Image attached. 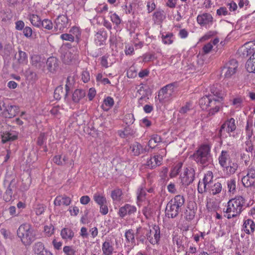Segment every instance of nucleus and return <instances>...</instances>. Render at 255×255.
<instances>
[{"mask_svg": "<svg viewBox=\"0 0 255 255\" xmlns=\"http://www.w3.org/2000/svg\"><path fill=\"white\" fill-rule=\"evenodd\" d=\"M185 199L183 196H175L167 203L165 209V215L168 218H175L181 212Z\"/></svg>", "mask_w": 255, "mask_h": 255, "instance_id": "nucleus-1", "label": "nucleus"}, {"mask_svg": "<svg viewBox=\"0 0 255 255\" xmlns=\"http://www.w3.org/2000/svg\"><path fill=\"white\" fill-rule=\"evenodd\" d=\"M17 235L24 246H29L36 238V234L31 225L28 223L21 224L17 230Z\"/></svg>", "mask_w": 255, "mask_h": 255, "instance_id": "nucleus-2", "label": "nucleus"}, {"mask_svg": "<svg viewBox=\"0 0 255 255\" xmlns=\"http://www.w3.org/2000/svg\"><path fill=\"white\" fill-rule=\"evenodd\" d=\"M245 204V200L242 196H236L230 200L227 203V207L224 212L227 214V218L231 219L240 215Z\"/></svg>", "mask_w": 255, "mask_h": 255, "instance_id": "nucleus-3", "label": "nucleus"}, {"mask_svg": "<svg viewBox=\"0 0 255 255\" xmlns=\"http://www.w3.org/2000/svg\"><path fill=\"white\" fill-rule=\"evenodd\" d=\"M193 158L197 164L202 165H208L212 159L211 146L207 144L200 145L194 153Z\"/></svg>", "mask_w": 255, "mask_h": 255, "instance_id": "nucleus-4", "label": "nucleus"}, {"mask_svg": "<svg viewBox=\"0 0 255 255\" xmlns=\"http://www.w3.org/2000/svg\"><path fill=\"white\" fill-rule=\"evenodd\" d=\"M238 67V62L235 59H232L227 62L222 69V74L226 78H230L234 75Z\"/></svg>", "mask_w": 255, "mask_h": 255, "instance_id": "nucleus-5", "label": "nucleus"}, {"mask_svg": "<svg viewBox=\"0 0 255 255\" xmlns=\"http://www.w3.org/2000/svg\"><path fill=\"white\" fill-rule=\"evenodd\" d=\"M195 172L194 168L188 167L184 168L183 172L180 174L182 184L186 187L191 184L195 179Z\"/></svg>", "mask_w": 255, "mask_h": 255, "instance_id": "nucleus-6", "label": "nucleus"}, {"mask_svg": "<svg viewBox=\"0 0 255 255\" xmlns=\"http://www.w3.org/2000/svg\"><path fill=\"white\" fill-rule=\"evenodd\" d=\"M146 237L151 244H159L160 239V230L159 226L154 225L147 231Z\"/></svg>", "mask_w": 255, "mask_h": 255, "instance_id": "nucleus-7", "label": "nucleus"}, {"mask_svg": "<svg viewBox=\"0 0 255 255\" xmlns=\"http://www.w3.org/2000/svg\"><path fill=\"white\" fill-rule=\"evenodd\" d=\"M242 182L246 187L255 186V169H249L247 174L242 178Z\"/></svg>", "mask_w": 255, "mask_h": 255, "instance_id": "nucleus-8", "label": "nucleus"}, {"mask_svg": "<svg viewBox=\"0 0 255 255\" xmlns=\"http://www.w3.org/2000/svg\"><path fill=\"white\" fill-rule=\"evenodd\" d=\"M236 128L235 120L233 118H231L222 125L219 130V135L221 137L224 132L226 131L228 133H230L234 131Z\"/></svg>", "mask_w": 255, "mask_h": 255, "instance_id": "nucleus-9", "label": "nucleus"}, {"mask_svg": "<svg viewBox=\"0 0 255 255\" xmlns=\"http://www.w3.org/2000/svg\"><path fill=\"white\" fill-rule=\"evenodd\" d=\"M210 89L212 97H215L214 98L223 100L224 92L222 90L223 88L220 84H214L210 87Z\"/></svg>", "mask_w": 255, "mask_h": 255, "instance_id": "nucleus-10", "label": "nucleus"}, {"mask_svg": "<svg viewBox=\"0 0 255 255\" xmlns=\"http://www.w3.org/2000/svg\"><path fill=\"white\" fill-rule=\"evenodd\" d=\"M33 251L36 255H53L52 253L45 249L44 245L41 242H37L34 245Z\"/></svg>", "mask_w": 255, "mask_h": 255, "instance_id": "nucleus-11", "label": "nucleus"}, {"mask_svg": "<svg viewBox=\"0 0 255 255\" xmlns=\"http://www.w3.org/2000/svg\"><path fill=\"white\" fill-rule=\"evenodd\" d=\"M243 229L247 234H253L255 231V222L251 219L244 220Z\"/></svg>", "mask_w": 255, "mask_h": 255, "instance_id": "nucleus-12", "label": "nucleus"}, {"mask_svg": "<svg viewBox=\"0 0 255 255\" xmlns=\"http://www.w3.org/2000/svg\"><path fill=\"white\" fill-rule=\"evenodd\" d=\"M131 151L133 155L138 156L141 154H143L148 151L146 147H144L141 144L137 142H135L131 144L130 146Z\"/></svg>", "mask_w": 255, "mask_h": 255, "instance_id": "nucleus-13", "label": "nucleus"}, {"mask_svg": "<svg viewBox=\"0 0 255 255\" xmlns=\"http://www.w3.org/2000/svg\"><path fill=\"white\" fill-rule=\"evenodd\" d=\"M68 25V18L65 15H61L58 16L55 20V29L57 30H63Z\"/></svg>", "mask_w": 255, "mask_h": 255, "instance_id": "nucleus-14", "label": "nucleus"}, {"mask_svg": "<svg viewBox=\"0 0 255 255\" xmlns=\"http://www.w3.org/2000/svg\"><path fill=\"white\" fill-rule=\"evenodd\" d=\"M232 160L229 152L226 150H222L218 158L219 163L222 168L226 166Z\"/></svg>", "mask_w": 255, "mask_h": 255, "instance_id": "nucleus-15", "label": "nucleus"}, {"mask_svg": "<svg viewBox=\"0 0 255 255\" xmlns=\"http://www.w3.org/2000/svg\"><path fill=\"white\" fill-rule=\"evenodd\" d=\"M212 101H214L215 103L214 102L212 105L210 104L209 107L211 108L209 112V115L210 116L214 115L219 111L220 108L221 107L223 100L212 97Z\"/></svg>", "mask_w": 255, "mask_h": 255, "instance_id": "nucleus-16", "label": "nucleus"}, {"mask_svg": "<svg viewBox=\"0 0 255 255\" xmlns=\"http://www.w3.org/2000/svg\"><path fill=\"white\" fill-rule=\"evenodd\" d=\"M238 168V165L237 162H236L234 160H232L223 168V171L226 173L227 175H231L235 173Z\"/></svg>", "mask_w": 255, "mask_h": 255, "instance_id": "nucleus-17", "label": "nucleus"}, {"mask_svg": "<svg viewBox=\"0 0 255 255\" xmlns=\"http://www.w3.org/2000/svg\"><path fill=\"white\" fill-rule=\"evenodd\" d=\"M213 17L210 14L205 13L201 15H199L197 17L198 23L201 26L206 25L211 22Z\"/></svg>", "mask_w": 255, "mask_h": 255, "instance_id": "nucleus-18", "label": "nucleus"}, {"mask_svg": "<svg viewBox=\"0 0 255 255\" xmlns=\"http://www.w3.org/2000/svg\"><path fill=\"white\" fill-rule=\"evenodd\" d=\"M71 202V199L66 195L58 196L54 200V204L55 206H68Z\"/></svg>", "mask_w": 255, "mask_h": 255, "instance_id": "nucleus-19", "label": "nucleus"}, {"mask_svg": "<svg viewBox=\"0 0 255 255\" xmlns=\"http://www.w3.org/2000/svg\"><path fill=\"white\" fill-rule=\"evenodd\" d=\"M212 97L211 95L205 96L199 100V105L203 110H207L209 108L210 104L212 105L214 103V101H212Z\"/></svg>", "mask_w": 255, "mask_h": 255, "instance_id": "nucleus-20", "label": "nucleus"}, {"mask_svg": "<svg viewBox=\"0 0 255 255\" xmlns=\"http://www.w3.org/2000/svg\"><path fill=\"white\" fill-rule=\"evenodd\" d=\"M222 185L221 183L217 181L212 184L207 189H209L210 193L213 195L219 194L222 190Z\"/></svg>", "mask_w": 255, "mask_h": 255, "instance_id": "nucleus-21", "label": "nucleus"}, {"mask_svg": "<svg viewBox=\"0 0 255 255\" xmlns=\"http://www.w3.org/2000/svg\"><path fill=\"white\" fill-rule=\"evenodd\" d=\"M46 64L49 71H54L58 66V60L54 57H50L47 60Z\"/></svg>", "mask_w": 255, "mask_h": 255, "instance_id": "nucleus-22", "label": "nucleus"}, {"mask_svg": "<svg viewBox=\"0 0 255 255\" xmlns=\"http://www.w3.org/2000/svg\"><path fill=\"white\" fill-rule=\"evenodd\" d=\"M85 95L86 92L84 90L82 89H76L73 93L72 101L75 103H78L85 96Z\"/></svg>", "mask_w": 255, "mask_h": 255, "instance_id": "nucleus-23", "label": "nucleus"}, {"mask_svg": "<svg viewBox=\"0 0 255 255\" xmlns=\"http://www.w3.org/2000/svg\"><path fill=\"white\" fill-rule=\"evenodd\" d=\"M4 110L7 113L8 115L6 117L8 118L15 117L19 112V107L16 106H7Z\"/></svg>", "mask_w": 255, "mask_h": 255, "instance_id": "nucleus-24", "label": "nucleus"}, {"mask_svg": "<svg viewBox=\"0 0 255 255\" xmlns=\"http://www.w3.org/2000/svg\"><path fill=\"white\" fill-rule=\"evenodd\" d=\"M213 173L210 171H208L205 175L203 180L205 190H207V188L213 183Z\"/></svg>", "mask_w": 255, "mask_h": 255, "instance_id": "nucleus-25", "label": "nucleus"}, {"mask_svg": "<svg viewBox=\"0 0 255 255\" xmlns=\"http://www.w3.org/2000/svg\"><path fill=\"white\" fill-rule=\"evenodd\" d=\"M114 250L111 242L109 240L105 241L102 246V251L105 255H111Z\"/></svg>", "mask_w": 255, "mask_h": 255, "instance_id": "nucleus-26", "label": "nucleus"}, {"mask_svg": "<svg viewBox=\"0 0 255 255\" xmlns=\"http://www.w3.org/2000/svg\"><path fill=\"white\" fill-rule=\"evenodd\" d=\"M173 88L172 84H169L163 87L159 92V94L158 95L159 101H161L163 99V98H160V96L162 95L163 96L164 94L170 95L173 91Z\"/></svg>", "mask_w": 255, "mask_h": 255, "instance_id": "nucleus-27", "label": "nucleus"}, {"mask_svg": "<svg viewBox=\"0 0 255 255\" xmlns=\"http://www.w3.org/2000/svg\"><path fill=\"white\" fill-rule=\"evenodd\" d=\"M12 181L9 183L7 189L6 190L4 195L3 199L5 202H9L12 199V190L14 186L12 185Z\"/></svg>", "mask_w": 255, "mask_h": 255, "instance_id": "nucleus-28", "label": "nucleus"}, {"mask_svg": "<svg viewBox=\"0 0 255 255\" xmlns=\"http://www.w3.org/2000/svg\"><path fill=\"white\" fill-rule=\"evenodd\" d=\"M246 67L250 73H255V58L252 55L246 62Z\"/></svg>", "mask_w": 255, "mask_h": 255, "instance_id": "nucleus-29", "label": "nucleus"}, {"mask_svg": "<svg viewBox=\"0 0 255 255\" xmlns=\"http://www.w3.org/2000/svg\"><path fill=\"white\" fill-rule=\"evenodd\" d=\"M75 55L71 51L67 50L64 52L62 55V59L63 62L67 64H69L74 59Z\"/></svg>", "mask_w": 255, "mask_h": 255, "instance_id": "nucleus-30", "label": "nucleus"}, {"mask_svg": "<svg viewBox=\"0 0 255 255\" xmlns=\"http://www.w3.org/2000/svg\"><path fill=\"white\" fill-rule=\"evenodd\" d=\"M114 104V99L111 97H108L105 99L104 104L101 106V107L105 111H108L113 107Z\"/></svg>", "mask_w": 255, "mask_h": 255, "instance_id": "nucleus-31", "label": "nucleus"}, {"mask_svg": "<svg viewBox=\"0 0 255 255\" xmlns=\"http://www.w3.org/2000/svg\"><path fill=\"white\" fill-rule=\"evenodd\" d=\"M107 37V32L104 30H99L95 35V40L98 41L100 42L99 44L101 45L104 42Z\"/></svg>", "mask_w": 255, "mask_h": 255, "instance_id": "nucleus-32", "label": "nucleus"}, {"mask_svg": "<svg viewBox=\"0 0 255 255\" xmlns=\"http://www.w3.org/2000/svg\"><path fill=\"white\" fill-rule=\"evenodd\" d=\"M28 19L33 26L37 27H40L41 20L37 15L30 14L29 15Z\"/></svg>", "mask_w": 255, "mask_h": 255, "instance_id": "nucleus-33", "label": "nucleus"}, {"mask_svg": "<svg viewBox=\"0 0 255 255\" xmlns=\"http://www.w3.org/2000/svg\"><path fill=\"white\" fill-rule=\"evenodd\" d=\"M228 192L230 194H234L236 191V182L235 179H231L227 181Z\"/></svg>", "mask_w": 255, "mask_h": 255, "instance_id": "nucleus-34", "label": "nucleus"}, {"mask_svg": "<svg viewBox=\"0 0 255 255\" xmlns=\"http://www.w3.org/2000/svg\"><path fill=\"white\" fill-rule=\"evenodd\" d=\"M73 86V78L70 76H68L67 78L66 83L65 85L66 93L64 94L65 99H66L69 92L72 90Z\"/></svg>", "mask_w": 255, "mask_h": 255, "instance_id": "nucleus-35", "label": "nucleus"}, {"mask_svg": "<svg viewBox=\"0 0 255 255\" xmlns=\"http://www.w3.org/2000/svg\"><path fill=\"white\" fill-rule=\"evenodd\" d=\"M61 236L63 239H71L74 236V233L71 229L64 228L61 231Z\"/></svg>", "mask_w": 255, "mask_h": 255, "instance_id": "nucleus-36", "label": "nucleus"}, {"mask_svg": "<svg viewBox=\"0 0 255 255\" xmlns=\"http://www.w3.org/2000/svg\"><path fill=\"white\" fill-rule=\"evenodd\" d=\"M17 138V135L12 134L10 132H5L2 135V141L5 143L8 141H13Z\"/></svg>", "mask_w": 255, "mask_h": 255, "instance_id": "nucleus-37", "label": "nucleus"}, {"mask_svg": "<svg viewBox=\"0 0 255 255\" xmlns=\"http://www.w3.org/2000/svg\"><path fill=\"white\" fill-rule=\"evenodd\" d=\"M94 201L99 205H101L107 203L106 198L99 193H95L93 196Z\"/></svg>", "mask_w": 255, "mask_h": 255, "instance_id": "nucleus-38", "label": "nucleus"}, {"mask_svg": "<svg viewBox=\"0 0 255 255\" xmlns=\"http://www.w3.org/2000/svg\"><path fill=\"white\" fill-rule=\"evenodd\" d=\"M165 15L163 11H157L154 13L153 19L155 22H160L164 19Z\"/></svg>", "mask_w": 255, "mask_h": 255, "instance_id": "nucleus-39", "label": "nucleus"}, {"mask_svg": "<svg viewBox=\"0 0 255 255\" xmlns=\"http://www.w3.org/2000/svg\"><path fill=\"white\" fill-rule=\"evenodd\" d=\"M122 192L120 189H117L112 191L111 197L115 201H120L121 200Z\"/></svg>", "mask_w": 255, "mask_h": 255, "instance_id": "nucleus-40", "label": "nucleus"}, {"mask_svg": "<svg viewBox=\"0 0 255 255\" xmlns=\"http://www.w3.org/2000/svg\"><path fill=\"white\" fill-rule=\"evenodd\" d=\"M125 237L127 242L132 244L134 243V234L132 230H128L125 233Z\"/></svg>", "mask_w": 255, "mask_h": 255, "instance_id": "nucleus-41", "label": "nucleus"}, {"mask_svg": "<svg viewBox=\"0 0 255 255\" xmlns=\"http://www.w3.org/2000/svg\"><path fill=\"white\" fill-rule=\"evenodd\" d=\"M195 213L193 210L188 208L184 212V217L188 221L192 220L195 217Z\"/></svg>", "mask_w": 255, "mask_h": 255, "instance_id": "nucleus-42", "label": "nucleus"}, {"mask_svg": "<svg viewBox=\"0 0 255 255\" xmlns=\"http://www.w3.org/2000/svg\"><path fill=\"white\" fill-rule=\"evenodd\" d=\"M70 33L74 35V38L75 39V37L77 42H78L81 36V31L79 28L77 27H73L70 29Z\"/></svg>", "mask_w": 255, "mask_h": 255, "instance_id": "nucleus-43", "label": "nucleus"}, {"mask_svg": "<svg viewBox=\"0 0 255 255\" xmlns=\"http://www.w3.org/2000/svg\"><path fill=\"white\" fill-rule=\"evenodd\" d=\"M182 166V162H179L178 163H177L171 170L170 173V176L171 177H174L176 176L177 174L180 172Z\"/></svg>", "mask_w": 255, "mask_h": 255, "instance_id": "nucleus-44", "label": "nucleus"}, {"mask_svg": "<svg viewBox=\"0 0 255 255\" xmlns=\"http://www.w3.org/2000/svg\"><path fill=\"white\" fill-rule=\"evenodd\" d=\"M247 46V49L248 54H251L253 51L254 53L252 55L255 58V41H250L246 44Z\"/></svg>", "mask_w": 255, "mask_h": 255, "instance_id": "nucleus-45", "label": "nucleus"}, {"mask_svg": "<svg viewBox=\"0 0 255 255\" xmlns=\"http://www.w3.org/2000/svg\"><path fill=\"white\" fill-rule=\"evenodd\" d=\"M40 27H42L47 30H50L53 27V23L51 20L48 19H45L43 21H41Z\"/></svg>", "mask_w": 255, "mask_h": 255, "instance_id": "nucleus-46", "label": "nucleus"}, {"mask_svg": "<svg viewBox=\"0 0 255 255\" xmlns=\"http://www.w3.org/2000/svg\"><path fill=\"white\" fill-rule=\"evenodd\" d=\"M63 94V88L62 86H58L55 90L54 97L56 100H60Z\"/></svg>", "mask_w": 255, "mask_h": 255, "instance_id": "nucleus-47", "label": "nucleus"}, {"mask_svg": "<svg viewBox=\"0 0 255 255\" xmlns=\"http://www.w3.org/2000/svg\"><path fill=\"white\" fill-rule=\"evenodd\" d=\"M18 58H17L18 62L20 64H23L26 62L27 56L25 52L21 50L18 51Z\"/></svg>", "mask_w": 255, "mask_h": 255, "instance_id": "nucleus-48", "label": "nucleus"}, {"mask_svg": "<svg viewBox=\"0 0 255 255\" xmlns=\"http://www.w3.org/2000/svg\"><path fill=\"white\" fill-rule=\"evenodd\" d=\"M173 36L172 33H168L166 35H162V41L164 44H170L172 43V40H171V38Z\"/></svg>", "mask_w": 255, "mask_h": 255, "instance_id": "nucleus-49", "label": "nucleus"}, {"mask_svg": "<svg viewBox=\"0 0 255 255\" xmlns=\"http://www.w3.org/2000/svg\"><path fill=\"white\" fill-rule=\"evenodd\" d=\"M60 38L63 40H67L70 42L74 41V35L71 33H64L60 36Z\"/></svg>", "mask_w": 255, "mask_h": 255, "instance_id": "nucleus-50", "label": "nucleus"}, {"mask_svg": "<svg viewBox=\"0 0 255 255\" xmlns=\"http://www.w3.org/2000/svg\"><path fill=\"white\" fill-rule=\"evenodd\" d=\"M44 232L48 236H51L54 233V227L52 225L45 226L44 227Z\"/></svg>", "mask_w": 255, "mask_h": 255, "instance_id": "nucleus-51", "label": "nucleus"}, {"mask_svg": "<svg viewBox=\"0 0 255 255\" xmlns=\"http://www.w3.org/2000/svg\"><path fill=\"white\" fill-rule=\"evenodd\" d=\"M63 252L67 255H75L76 252L74 249L70 246H65L63 248Z\"/></svg>", "mask_w": 255, "mask_h": 255, "instance_id": "nucleus-52", "label": "nucleus"}, {"mask_svg": "<svg viewBox=\"0 0 255 255\" xmlns=\"http://www.w3.org/2000/svg\"><path fill=\"white\" fill-rule=\"evenodd\" d=\"M191 109V104L190 103H186V105L183 106L180 110L181 114H185L189 112Z\"/></svg>", "mask_w": 255, "mask_h": 255, "instance_id": "nucleus-53", "label": "nucleus"}, {"mask_svg": "<svg viewBox=\"0 0 255 255\" xmlns=\"http://www.w3.org/2000/svg\"><path fill=\"white\" fill-rule=\"evenodd\" d=\"M46 139V137L45 136L44 133H41L37 138V144L41 146L44 144V142Z\"/></svg>", "mask_w": 255, "mask_h": 255, "instance_id": "nucleus-54", "label": "nucleus"}, {"mask_svg": "<svg viewBox=\"0 0 255 255\" xmlns=\"http://www.w3.org/2000/svg\"><path fill=\"white\" fill-rule=\"evenodd\" d=\"M127 214H128V209L127 205H125L124 206H123L119 209V215L121 217L123 218Z\"/></svg>", "mask_w": 255, "mask_h": 255, "instance_id": "nucleus-55", "label": "nucleus"}, {"mask_svg": "<svg viewBox=\"0 0 255 255\" xmlns=\"http://www.w3.org/2000/svg\"><path fill=\"white\" fill-rule=\"evenodd\" d=\"M53 161L58 165H64V161H62V156L60 155H55Z\"/></svg>", "mask_w": 255, "mask_h": 255, "instance_id": "nucleus-56", "label": "nucleus"}, {"mask_svg": "<svg viewBox=\"0 0 255 255\" xmlns=\"http://www.w3.org/2000/svg\"><path fill=\"white\" fill-rule=\"evenodd\" d=\"M45 207L43 205H38L35 209V213L37 215L42 214L45 211Z\"/></svg>", "mask_w": 255, "mask_h": 255, "instance_id": "nucleus-57", "label": "nucleus"}, {"mask_svg": "<svg viewBox=\"0 0 255 255\" xmlns=\"http://www.w3.org/2000/svg\"><path fill=\"white\" fill-rule=\"evenodd\" d=\"M32 33V29L28 26H26L23 29V33L24 35L26 37H30Z\"/></svg>", "mask_w": 255, "mask_h": 255, "instance_id": "nucleus-58", "label": "nucleus"}, {"mask_svg": "<svg viewBox=\"0 0 255 255\" xmlns=\"http://www.w3.org/2000/svg\"><path fill=\"white\" fill-rule=\"evenodd\" d=\"M111 20L116 25H118L121 23V19L119 16L115 13L111 14Z\"/></svg>", "mask_w": 255, "mask_h": 255, "instance_id": "nucleus-59", "label": "nucleus"}, {"mask_svg": "<svg viewBox=\"0 0 255 255\" xmlns=\"http://www.w3.org/2000/svg\"><path fill=\"white\" fill-rule=\"evenodd\" d=\"M147 10L148 13L152 12L155 8V4L154 0H151L147 2Z\"/></svg>", "mask_w": 255, "mask_h": 255, "instance_id": "nucleus-60", "label": "nucleus"}, {"mask_svg": "<svg viewBox=\"0 0 255 255\" xmlns=\"http://www.w3.org/2000/svg\"><path fill=\"white\" fill-rule=\"evenodd\" d=\"M217 14L219 15H227L228 14V11L225 7H221L217 10Z\"/></svg>", "mask_w": 255, "mask_h": 255, "instance_id": "nucleus-61", "label": "nucleus"}, {"mask_svg": "<svg viewBox=\"0 0 255 255\" xmlns=\"http://www.w3.org/2000/svg\"><path fill=\"white\" fill-rule=\"evenodd\" d=\"M82 79L84 83L88 82L90 80V74L88 71H83L82 73Z\"/></svg>", "mask_w": 255, "mask_h": 255, "instance_id": "nucleus-62", "label": "nucleus"}, {"mask_svg": "<svg viewBox=\"0 0 255 255\" xmlns=\"http://www.w3.org/2000/svg\"><path fill=\"white\" fill-rule=\"evenodd\" d=\"M96 91L94 88H91L89 90L88 97L90 101H92L95 97Z\"/></svg>", "mask_w": 255, "mask_h": 255, "instance_id": "nucleus-63", "label": "nucleus"}, {"mask_svg": "<svg viewBox=\"0 0 255 255\" xmlns=\"http://www.w3.org/2000/svg\"><path fill=\"white\" fill-rule=\"evenodd\" d=\"M242 102V99L241 98L238 97L234 99L233 101V105L235 106L236 108H238L241 106Z\"/></svg>", "mask_w": 255, "mask_h": 255, "instance_id": "nucleus-64", "label": "nucleus"}]
</instances>
